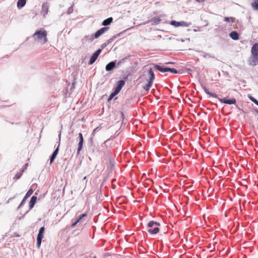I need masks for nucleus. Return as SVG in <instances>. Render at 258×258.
I'll return each instance as SVG.
<instances>
[{
  "label": "nucleus",
  "mask_w": 258,
  "mask_h": 258,
  "mask_svg": "<svg viewBox=\"0 0 258 258\" xmlns=\"http://www.w3.org/2000/svg\"><path fill=\"white\" fill-rule=\"evenodd\" d=\"M60 136H61V134H60H60H59V135H58L59 141H58V142H57L58 144H59V143H60Z\"/></svg>",
  "instance_id": "ea45409f"
},
{
  "label": "nucleus",
  "mask_w": 258,
  "mask_h": 258,
  "mask_svg": "<svg viewBox=\"0 0 258 258\" xmlns=\"http://www.w3.org/2000/svg\"><path fill=\"white\" fill-rule=\"evenodd\" d=\"M14 198V197H13V198H10V199H9V200H12V199H13Z\"/></svg>",
  "instance_id": "c03bdc74"
},
{
  "label": "nucleus",
  "mask_w": 258,
  "mask_h": 258,
  "mask_svg": "<svg viewBox=\"0 0 258 258\" xmlns=\"http://www.w3.org/2000/svg\"><path fill=\"white\" fill-rule=\"evenodd\" d=\"M92 35H86L84 37V39L85 40L87 41V40H90V36H91Z\"/></svg>",
  "instance_id": "e433bc0d"
},
{
  "label": "nucleus",
  "mask_w": 258,
  "mask_h": 258,
  "mask_svg": "<svg viewBox=\"0 0 258 258\" xmlns=\"http://www.w3.org/2000/svg\"><path fill=\"white\" fill-rule=\"evenodd\" d=\"M33 192V190L32 188H30L28 191L27 192L26 194L25 195V197L27 198L29 197Z\"/></svg>",
  "instance_id": "b1692460"
},
{
  "label": "nucleus",
  "mask_w": 258,
  "mask_h": 258,
  "mask_svg": "<svg viewBox=\"0 0 258 258\" xmlns=\"http://www.w3.org/2000/svg\"><path fill=\"white\" fill-rule=\"evenodd\" d=\"M202 87L203 89H204L205 92L207 94L210 95L211 97H214V98H218V95L216 94H215V93L210 92L209 91V90L205 86H202Z\"/></svg>",
  "instance_id": "a211bd4d"
},
{
  "label": "nucleus",
  "mask_w": 258,
  "mask_h": 258,
  "mask_svg": "<svg viewBox=\"0 0 258 258\" xmlns=\"http://www.w3.org/2000/svg\"><path fill=\"white\" fill-rule=\"evenodd\" d=\"M23 173V170H21L19 172H18L15 175V177H14L13 179L14 180H17L19 179V178H20V177L22 175Z\"/></svg>",
  "instance_id": "5701e85b"
},
{
  "label": "nucleus",
  "mask_w": 258,
  "mask_h": 258,
  "mask_svg": "<svg viewBox=\"0 0 258 258\" xmlns=\"http://www.w3.org/2000/svg\"><path fill=\"white\" fill-rule=\"evenodd\" d=\"M126 59V57L125 58H122L121 60H119L117 62V66L118 67L119 66L121 63H122Z\"/></svg>",
  "instance_id": "7c9ffc66"
},
{
  "label": "nucleus",
  "mask_w": 258,
  "mask_h": 258,
  "mask_svg": "<svg viewBox=\"0 0 258 258\" xmlns=\"http://www.w3.org/2000/svg\"><path fill=\"white\" fill-rule=\"evenodd\" d=\"M73 11H74V5H72L68 9V11H67V14L68 15H70V14H72L73 12Z\"/></svg>",
  "instance_id": "393cba45"
},
{
  "label": "nucleus",
  "mask_w": 258,
  "mask_h": 258,
  "mask_svg": "<svg viewBox=\"0 0 258 258\" xmlns=\"http://www.w3.org/2000/svg\"><path fill=\"white\" fill-rule=\"evenodd\" d=\"M251 52L253 65L258 64V43L252 45Z\"/></svg>",
  "instance_id": "7ed1b4c3"
},
{
  "label": "nucleus",
  "mask_w": 258,
  "mask_h": 258,
  "mask_svg": "<svg viewBox=\"0 0 258 258\" xmlns=\"http://www.w3.org/2000/svg\"><path fill=\"white\" fill-rule=\"evenodd\" d=\"M93 258H96V256H94L93 257Z\"/></svg>",
  "instance_id": "49530a36"
},
{
  "label": "nucleus",
  "mask_w": 258,
  "mask_h": 258,
  "mask_svg": "<svg viewBox=\"0 0 258 258\" xmlns=\"http://www.w3.org/2000/svg\"><path fill=\"white\" fill-rule=\"evenodd\" d=\"M26 3V0H18L17 2V7L18 8H21L23 7Z\"/></svg>",
  "instance_id": "412c9836"
},
{
  "label": "nucleus",
  "mask_w": 258,
  "mask_h": 258,
  "mask_svg": "<svg viewBox=\"0 0 258 258\" xmlns=\"http://www.w3.org/2000/svg\"><path fill=\"white\" fill-rule=\"evenodd\" d=\"M160 225V224L158 222H154L153 221H150L148 223V227L149 228L148 230V232L151 234H156L158 233L159 231L158 226Z\"/></svg>",
  "instance_id": "f03ea898"
},
{
  "label": "nucleus",
  "mask_w": 258,
  "mask_h": 258,
  "mask_svg": "<svg viewBox=\"0 0 258 258\" xmlns=\"http://www.w3.org/2000/svg\"><path fill=\"white\" fill-rule=\"evenodd\" d=\"M196 1H197V2H200V1H199V0H196Z\"/></svg>",
  "instance_id": "de8ad7c7"
},
{
  "label": "nucleus",
  "mask_w": 258,
  "mask_h": 258,
  "mask_svg": "<svg viewBox=\"0 0 258 258\" xmlns=\"http://www.w3.org/2000/svg\"><path fill=\"white\" fill-rule=\"evenodd\" d=\"M155 69L158 70L159 71L162 73H165L168 72V67H166L164 66H161L158 64L153 63L152 64Z\"/></svg>",
  "instance_id": "f8f14e48"
},
{
  "label": "nucleus",
  "mask_w": 258,
  "mask_h": 258,
  "mask_svg": "<svg viewBox=\"0 0 258 258\" xmlns=\"http://www.w3.org/2000/svg\"><path fill=\"white\" fill-rule=\"evenodd\" d=\"M47 31L43 28L37 30L33 35L34 40L44 44L47 42Z\"/></svg>",
  "instance_id": "f257e3e1"
},
{
  "label": "nucleus",
  "mask_w": 258,
  "mask_h": 258,
  "mask_svg": "<svg viewBox=\"0 0 258 258\" xmlns=\"http://www.w3.org/2000/svg\"><path fill=\"white\" fill-rule=\"evenodd\" d=\"M109 27H104L98 30L95 33L94 35H92L91 36H90V41H93L94 39L98 38L106 31L109 30Z\"/></svg>",
  "instance_id": "39448f33"
},
{
  "label": "nucleus",
  "mask_w": 258,
  "mask_h": 258,
  "mask_svg": "<svg viewBox=\"0 0 258 258\" xmlns=\"http://www.w3.org/2000/svg\"><path fill=\"white\" fill-rule=\"evenodd\" d=\"M27 198L25 197H24L23 199L22 200V202H21L20 204L19 205L18 208H21L25 203L27 200Z\"/></svg>",
  "instance_id": "c85d7f7f"
},
{
  "label": "nucleus",
  "mask_w": 258,
  "mask_h": 258,
  "mask_svg": "<svg viewBox=\"0 0 258 258\" xmlns=\"http://www.w3.org/2000/svg\"><path fill=\"white\" fill-rule=\"evenodd\" d=\"M86 177H84V179H86Z\"/></svg>",
  "instance_id": "a18cd8bd"
},
{
  "label": "nucleus",
  "mask_w": 258,
  "mask_h": 258,
  "mask_svg": "<svg viewBox=\"0 0 258 258\" xmlns=\"http://www.w3.org/2000/svg\"><path fill=\"white\" fill-rule=\"evenodd\" d=\"M77 224H78V223L76 222V220H75L74 221L72 222L71 227L72 228H74L77 225Z\"/></svg>",
  "instance_id": "72a5a7b5"
},
{
  "label": "nucleus",
  "mask_w": 258,
  "mask_h": 258,
  "mask_svg": "<svg viewBox=\"0 0 258 258\" xmlns=\"http://www.w3.org/2000/svg\"><path fill=\"white\" fill-rule=\"evenodd\" d=\"M108 44V43H107V41L103 43L102 44V48H104L105 47H106Z\"/></svg>",
  "instance_id": "c9c22d12"
},
{
  "label": "nucleus",
  "mask_w": 258,
  "mask_h": 258,
  "mask_svg": "<svg viewBox=\"0 0 258 258\" xmlns=\"http://www.w3.org/2000/svg\"><path fill=\"white\" fill-rule=\"evenodd\" d=\"M173 63H174V62H167L165 63V64H173Z\"/></svg>",
  "instance_id": "a19ab883"
},
{
  "label": "nucleus",
  "mask_w": 258,
  "mask_h": 258,
  "mask_svg": "<svg viewBox=\"0 0 258 258\" xmlns=\"http://www.w3.org/2000/svg\"><path fill=\"white\" fill-rule=\"evenodd\" d=\"M49 8V5L48 2H44L43 3L42 6L41 13L43 14L44 17H45L47 14Z\"/></svg>",
  "instance_id": "9b49d317"
},
{
  "label": "nucleus",
  "mask_w": 258,
  "mask_h": 258,
  "mask_svg": "<svg viewBox=\"0 0 258 258\" xmlns=\"http://www.w3.org/2000/svg\"><path fill=\"white\" fill-rule=\"evenodd\" d=\"M168 72H170L172 74H177L178 73V71L175 69L172 68H168Z\"/></svg>",
  "instance_id": "bb28decb"
},
{
  "label": "nucleus",
  "mask_w": 258,
  "mask_h": 258,
  "mask_svg": "<svg viewBox=\"0 0 258 258\" xmlns=\"http://www.w3.org/2000/svg\"><path fill=\"white\" fill-rule=\"evenodd\" d=\"M113 39H112L111 38L109 39L107 41V43H108V44H109L110 43H111L112 41H113Z\"/></svg>",
  "instance_id": "58836bf2"
},
{
  "label": "nucleus",
  "mask_w": 258,
  "mask_h": 258,
  "mask_svg": "<svg viewBox=\"0 0 258 258\" xmlns=\"http://www.w3.org/2000/svg\"><path fill=\"white\" fill-rule=\"evenodd\" d=\"M253 2L251 3V7L255 11H258V0H253Z\"/></svg>",
  "instance_id": "4be33fe9"
},
{
  "label": "nucleus",
  "mask_w": 258,
  "mask_h": 258,
  "mask_svg": "<svg viewBox=\"0 0 258 258\" xmlns=\"http://www.w3.org/2000/svg\"><path fill=\"white\" fill-rule=\"evenodd\" d=\"M218 99L219 100V101L223 103H225L227 104H235L236 103V100L235 98H231L230 99H228L226 98L222 99L220 98H219L218 97Z\"/></svg>",
  "instance_id": "9d476101"
},
{
  "label": "nucleus",
  "mask_w": 258,
  "mask_h": 258,
  "mask_svg": "<svg viewBox=\"0 0 258 258\" xmlns=\"http://www.w3.org/2000/svg\"><path fill=\"white\" fill-rule=\"evenodd\" d=\"M229 36L233 40H238L239 38V34L236 31H232L229 34Z\"/></svg>",
  "instance_id": "f3484780"
},
{
  "label": "nucleus",
  "mask_w": 258,
  "mask_h": 258,
  "mask_svg": "<svg viewBox=\"0 0 258 258\" xmlns=\"http://www.w3.org/2000/svg\"><path fill=\"white\" fill-rule=\"evenodd\" d=\"M87 216V214L86 213H84L81 214L79 217L76 219V222L78 223H83L85 221V218Z\"/></svg>",
  "instance_id": "2eb2a0df"
},
{
  "label": "nucleus",
  "mask_w": 258,
  "mask_h": 258,
  "mask_svg": "<svg viewBox=\"0 0 258 258\" xmlns=\"http://www.w3.org/2000/svg\"><path fill=\"white\" fill-rule=\"evenodd\" d=\"M113 21V18L112 17H109L105 20H104L102 23V25L103 26H107L109 25H110L112 22Z\"/></svg>",
  "instance_id": "aec40b11"
},
{
  "label": "nucleus",
  "mask_w": 258,
  "mask_h": 258,
  "mask_svg": "<svg viewBox=\"0 0 258 258\" xmlns=\"http://www.w3.org/2000/svg\"><path fill=\"white\" fill-rule=\"evenodd\" d=\"M171 25L174 26V27H178V26H184V27H188L189 26V24L184 22V21H180L177 22L175 20H172L170 22V23Z\"/></svg>",
  "instance_id": "1a4fd4ad"
},
{
  "label": "nucleus",
  "mask_w": 258,
  "mask_h": 258,
  "mask_svg": "<svg viewBox=\"0 0 258 258\" xmlns=\"http://www.w3.org/2000/svg\"><path fill=\"white\" fill-rule=\"evenodd\" d=\"M44 231H45V228H44V227H41V228L39 229V232H38V233H39V234H44Z\"/></svg>",
  "instance_id": "473e14b6"
},
{
  "label": "nucleus",
  "mask_w": 258,
  "mask_h": 258,
  "mask_svg": "<svg viewBox=\"0 0 258 258\" xmlns=\"http://www.w3.org/2000/svg\"><path fill=\"white\" fill-rule=\"evenodd\" d=\"M115 66L116 60L111 61L106 66L105 70L106 71H111L115 68Z\"/></svg>",
  "instance_id": "4468645a"
},
{
  "label": "nucleus",
  "mask_w": 258,
  "mask_h": 258,
  "mask_svg": "<svg viewBox=\"0 0 258 258\" xmlns=\"http://www.w3.org/2000/svg\"><path fill=\"white\" fill-rule=\"evenodd\" d=\"M75 83H73L72 85V88H75Z\"/></svg>",
  "instance_id": "79ce46f5"
},
{
  "label": "nucleus",
  "mask_w": 258,
  "mask_h": 258,
  "mask_svg": "<svg viewBox=\"0 0 258 258\" xmlns=\"http://www.w3.org/2000/svg\"><path fill=\"white\" fill-rule=\"evenodd\" d=\"M59 143L58 145V146L55 149V150L53 151L52 154H51L50 158V163L51 164L54 160L55 158H56L59 151Z\"/></svg>",
  "instance_id": "ddd939ff"
},
{
  "label": "nucleus",
  "mask_w": 258,
  "mask_h": 258,
  "mask_svg": "<svg viewBox=\"0 0 258 258\" xmlns=\"http://www.w3.org/2000/svg\"><path fill=\"white\" fill-rule=\"evenodd\" d=\"M36 201H37V197L36 196H33L31 197L30 201L29 202V206L30 210L32 209L34 207V206L36 202Z\"/></svg>",
  "instance_id": "dca6fc26"
},
{
  "label": "nucleus",
  "mask_w": 258,
  "mask_h": 258,
  "mask_svg": "<svg viewBox=\"0 0 258 258\" xmlns=\"http://www.w3.org/2000/svg\"><path fill=\"white\" fill-rule=\"evenodd\" d=\"M148 74L150 77L149 78L147 79L148 84L143 87V89L146 91L150 90L153 84V81L155 79V75L152 68H150L148 70Z\"/></svg>",
  "instance_id": "20e7f679"
},
{
  "label": "nucleus",
  "mask_w": 258,
  "mask_h": 258,
  "mask_svg": "<svg viewBox=\"0 0 258 258\" xmlns=\"http://www.w3.org/2000/svg\"><path fill=\"white\" fill-rule=\"evenodd\" d=\"M160 21V20L159 19H157L156 21H155L156 23L159 22Z\"/></svg>",
  "instance_id": "37998d69"
},
{
  "label": "nucleus",
  "mask_w": 258,
  "mask_h": 258,
  "mask_svg": "<svg viewBox=\"0 0 258 258\" xmlns=\"http://www.w3.org/2000/svg\"><path fill=\"white\" fill-rule=\"evenodd\" d=\"M98 130H99V127H97L96 128H95L93 130V132H92V136H94L95 133L96 132H97V131H98Z\"/></svg>",
  "instance_id": "4c0bfd02"
},
{
  "label": "nucleus",
  "mask_w": 258,
  "mask_h": 258,
  "mask_svg": "<svg viewBox=\"0 0 258 258\" xmlns=\"http://www.w3.org/2000/svg\"><path fill=\"white\" fill-rule=\"evenodd\" d=\"M77 141H78V147L77 149V154H79L82 150L83 147L84 138L83 135L81 133L78 134V137L77 139Z\"/></svg>",
  "instance_id": "423d86ee"
},
{
  "label": "nucleus",
  "mask_w": 258,
  "mask_h": 258,
  "mask_svg": "<svg viewBox=\"0 0 258 258\" xmlns=\"http://www.w3.org/2000/svg\"><path fill=\"white\" fill-rule=\"evenodd\" d=\"M203 57L204 58H208V57H213V56H211L210 54H209L208 53H205V52L204 53V54H203Z\"/></svg>",
  "instance_id": "f704fd0d"
},
{
  "label": "nucleus",
  "mask_w": 258,
  "mask_h": 258,
  "mask_svg": "<svg viewBox=\"0 0 258 258\" xmlns=\"http://www.w3.org/2000/svg\"><path fill=\"white\" fill-rule=\"evenodd\" d=\"M125 84V81L123 80H119L117 82L116 84L115 87L113 89V91L115 92V93L118 94L120 91L122 87L124 86Z\"/></svg>",
  "instance_id": "0eeeda50"
},
{
  "label": "nucleus",
  "mask_w": 258,
  "mask_h": 258,
  "mask_svg": "<svg viewBox=\"0 0 258 258\" xmlns=\"http://www.w3.org/2000/svg\"><path fill=\"white\" fill-rule=\"evenodd\" d=\"M124 33V31L123 32H121L119 33H118L117 34L115 35H114L113 36H112L111 37L112 39H113V40H114L115 39H116V38H117L118 37L120 36L121 34H122L123 33Z\"/></svg>",
  "instance_id": "c756f323"
},
{
  "label": "nucleus",
  "mask_w": 258,
  "mask_h": 258,
  "mask_svg": "<svg viewBox=\"0 0 258 258\" xmlns=\"http://www.w3.org/2000/svg\"><path fill=\"white\" fill-rule=\"evenodd\" d=\"M117 94H118L117 93H115V92L114 91H113V92L110 94L109 98H108V100H111L115 95H116Z\"/></svg>",
  "instance_id": "2f4dec72"
},
{
  "label": "nucleus",
  "mask_w": 258,
  "mask_h": 258,
  "mask_svg": "<svg viewBox=\"0 0 258 258\" xmlns=\"http://www.w3.org/2000/svg\"><path fill=\"white\" fill-rule=\"evenodd\" d=\"M249 98L252 102H253V103H254L256 105H257L258 106V101L256 99H255L254 97H253L252 96H249Z\"/></svg>",
  "instance_id": "cd10ccee"
},
{
  "label": "nucleus",
  "mask_w": 258,
  "mask_h": 258,
  "mask_svg": "<svg viewBox=\"0 0 258 258\" xmlns=\"http://www.w3.org/2000/svg\"><path fill=\"white\" fill-rule=\"evenodd\" d=\"M101 52V49H99L92 54L89 61V64H92L96 60Z\"/></svg>",
  "instance_id": "6e6552de"
},
{
  "label": "nucleus",
  "mask_w": 258,
  "mask_h": 258,
  "mask_svg": "<svg viewBox=\"0 0 258 258\" xmlns=\"http://www.w3.org/2000/svg\"><path fill=\"white\" fill-rule=\"evenodd\" d=\"M234 19L233 17H225L224 20L226 22H230L231 21L233 22Z\"/></svg>",
  "instance_id": "a878e982"
},
{
  "label": "nucleus",
  "mask_w": 258,
  "mask_h": 258,
  "mask_svg": "<svg viewBox=\"0 0 258 258\" xmlns=\"http://www.w3.org/2000/svg\"><path fill=\"white\" fill-rule=\"evenodd\" d=\"M43 237V234H39V233L38 234L37 237V247H40Z\"/></svg>",
  "instance_id": "6ab92c4d"
}]
</instances>
